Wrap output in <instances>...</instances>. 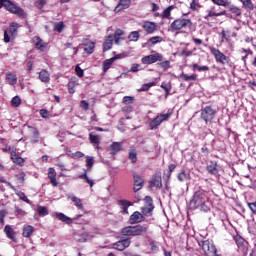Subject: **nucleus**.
I'll return each mask as SVG.
<instances>
[{
	"label": "nucleus",
	"instance_id": "4d7b16f0",
	"mask_svg": "<svg viewBox=\"0 0 256 256\" xmlns=\"http://www.w3.org/2000/svg\"><path fill=\"white\" fill-rule=\"evenodd\" d=\"M21 103H22V100H21V97H19V96H15L11 100V105L13 107H19L21 105Z\"/></svg>",
	"mask_w": 256,
	"mask_h": 256
},
{
	"label": "nucleus",
	"instance_id": "de8ad7c7",
	"mask_svg": "<svg viewBox=\"0 0 256 256\" xmlns=\"http://www.w3.org/2000/svg\"><path fill=\"white\" fill-rule=\"evenodd\" d=\"M203 7L201 3H199V0H192L190 3V9L191 11H199Z\"/></svg>",
	"mask_w": 256,
	"mask_h": 256
},
{
	"label": "nucleus",
	"instance_id": "4c0bfd02",
	"mask_svg": "<svg viewBox=\"0 0 256 256\" xmlns=\"http://www.w3.org/2000/svg\"><path fill=\"white\" fill-rule=\"evenodd\" d=\"M113 63H115L113 58L104 60L103 63H102V70H103V72L107 73V70L111 69V66L113 65Z\"/></svg>",
	"mask_w": 256,
	"mask_h": 256
},
{
	"label": "nucleus",
	"instance_id": "e433bc0d",
	"mask_svg": "<svg viewBox=\"0 0 256 256\" xmlns=\"http://www.w3.org/2000/svg\"><path fill=\"white\" fill-rule=\"evenodd\" d=\"M70 201H72V203H74L75 207H77V209H80L81 211H83V202L81 201V198L77 197V196H70Z\"/></svg>",
	"mask_w": 256,
	"mask_h": 256
},
{
	"label": "nucleus",
	"instance_id": "c9c22d12",
	"mask_svg": "<svg viewBox=\"0 0 256 256\" xmlns=\"http://www.w3.org/2000/svg\"><path fill=\"white\" fill-rule=\"evenodd\" d=\"M180 79H182V81H197V74H186V73H181L180 74Z\"/></svg>",
	"mask_w": 256,
	"mask_h": 256
},
{
	"label": "nucleus",
	"instance_id": "a878e982",
	"mask_svg": "<svg viewBox=\"0 0 256 256\" xmlns=\"http://www.w3.org/2000/svg\"><path fill=\"white\" fill-rule=\"evenodd\" d=\"M206 171L209 175H218L219 164H217V161H210L209 165L206 166Z\"/></svg>",
	"mask_w": 256,
	"mask_h": 256
},
{
	"label": "nucleus",
	"instance_id": "2f4dec72",
	"mask_svg": "<svg viewBox=\"0 0 256 256\" xmlns=\"http://www.w3.org/2000/svg\"><path fill=\"white\" fill-rule=\"evenodd\" d=\"M6 82L8 85H17V75L13 74V72H7Z\"/></svg>",
	"mask_w": 256,
	"mask_h": 256
},
{
	"label": "nucleus",
	"instance_id": "2eb2a0df",
	"mask_svg": "<svg viewBox=\"0 0 256 256\" xmlns=\"http://www.w3.org/2000/svg\"><path fill=\"white\" fill-rule=\"evenodd\" d=\"M32 43L34 44L35 49H37L38 51H47V42H44L43 39H41V37L39 36H34L32 38Z\"/></svg>",
	"mask_w": 256,
	"mask_h": 256
},
{
	"label": "nucleus",
	"instance_id": "f704fd0d",
	"mask_svg": "<svg viewBox=\"0 0 256 256\" xmlns=\"http://www.w3.org/2000/svg\"><path fill=\"white\" fill-rule=\"evenodd\" d=\"M190 179H191V174L185 170H182L178 174V181H180L181 183H183L185 181H189Z\"/></svg>",
	"mask_w": 256,
	"mask_h": 256
},
{
	"label": "nucleus",
	"instance_id": "3c124183",
	"mask_svg": "<svg viewBox=\"0 0 256 256\" xmlns=\"http://www.w3.org/2000/svg\"><path fill=\"white\" fill-rule=\"evenodd\" d=\"M122 103L124 105H133V103H135V97L133 96H124Z\"/></svg>",
	"mask_w": 256,
	"mask_h": 256
},
{
	"label": "nucleus",
	"instance_id": "f257e3e1",
	"mask_svg": "<svg viewBox=\"0 0 256 256\" xmlns=\"http://www.w3.org/2000/svg\"><path fill=\"white\" fill-rule=\"evenodd\" d=\"M189 207L192 211H202L203 213H209L211 207H213V202L209 198V192L199 188L196 190L190 200Z\"/></svg>",
	"mask_w": 256,
	"mask_h": 256
},
{
	"label": "nucleus",
	"instance_id": "13d9d810",
	"mask_svg": "<svg viewBox=\"0 0 256 256\" xmlns=\"http://www.w3.org/2000/svg\"><path fill=\"white\" fill-rule=\"evenodd\" d=\"M9 215V212L5 209L0 210V224L5 225V217Z\"/></svg>",
	"mask_w": 256,
	"mask_h": 256
},
{
	"label": "nucleus",
	"instance_id": "603ef678",
	"mask_svg": "<svg viewBox=\"0 0 256 256\" xmlns=\"http://www.w3.org/2000/svg\"><path fill=\"white\" fill-rule=\"evenodd\" d=\"M161 89H164L165 93H166V97L167 95H169V93H171V82H162L161 83Z\"/></svg>",
	"mask_w": 256,
	"mask_h": 256
},
{
	"label": "nucleus",
	"instance_id": "cd10ccee",
	"mask_svg": "<svg viewBox=\"0 0 256 256\" xmlns=\"http://www.w3.org/2000/svg\"><path fill=\"white\" fill-rule=\"evenodd\" d=\"M11 160L20 167H23L25 165V159H23L21 156L17 154V152L12 151L10 154Z\"/></svg>",
	"mask_w": 256,
	"mask_h": 256
},
{
	"label": "nucleus",
	"instance_id": "423d86ee",
	"mask_svg": "<svg viewBox=\"0 0 256 256\" xmlns=\"http://www.w3.org/2000/svg\"><path fill=\"white\" fill-rule=\"evenodd\" d=\"M181 29H193V21L188 18H178L174 20L170 25V31H181Z\"/></svg>",
	"mask_w": 256,
	"mask_h": 256
},
{
	"label": "nucleus",
	"instance_id": "6e6d98bb",
	"mask_svg": "<svg viewBox=\"0 0 256 256\" xmlns=\"http://www.w3.org/2000/svg\"><path fill=\"white\" fill-rule=\"evenodd\" d=\"M34 5L37 9H43L47 5V0H35Z\"/></svg>",
	"mask_w": 256,
	"mask_h": 256
},
{
	"label": "nucleus",
	"instance_id": "5701e85b",
	"mask_svg": "<svg viewBox=\"0 0 256 256\" xmlns=\"http://www.w3.org/2000/svg\"><path fill=\"white\" fill-rule=\"evenodd\" d=\"M207 15L204 17V19H206V21H209L210 17H222L223 15H227V11L226 10H222L220 12H215V6H212L210 8V10L207 11Z\"/></svg>",
	"mask_w": 256,
	"mask_h": 256
},
{
	"label": "nucleus",
	"instance_id": "1a4fd4ad",
	"mask_svg": "<svg viewBox=\"0 0 256 256\" xmlns=\"http://www.w3.org/2000/svg\"><path fill=\"white\" fill-rule=\"evenodd\" d=\"M217 115V110L213 109L211 106H205L201 109L200 119L205 123H211L215 116Z\"/></svg>",
	"mask_w": 256,
	"mask_h": 256
},
{
	"label": "nucleus",
	"instance_id": "9b49d317",
	"mask_svg": "<svg viewBox=\"0 0 256 256\" xmlns=\"http://www.w3.org/2000/svg\"><path fill=\"white\" fill-rule=\"evenodd\" d=\"M148 187L149 189H161V187H163V177L160 172L152 175L148 181Z\"/></svg>",
	"mask_w": 256,
	"mask_h": 256
},
{
	"label": "nucleus",
	"instance_id": "f8f14e48",
	"mask_svg": "<svg viewBox=\"0 0 256 256\" xmlns=\"http://www.w3.org/2000/svg\"><path fill=\"white\" fill-rule=\"evenodd\" d=\"M143 65H153V63H157V61H163V54L155 53L150 54L148 56H144L141 59Z\"/></svg>",
	"mask_w": 256,
	"mask_h": 256
},
{
	"label": "nucleus",
	"instance_id": "c756f323",
	"mask_svg": "<svg viewBox=\"0 0 256 256\" xmlns=\"http://www.w3.org/2000/svg\"><path fill=\"white\" fill-rule=\"evenodd\" d=\"M35 233V227L31 225H24L23 231H22V236L25 237L26 239H29L31 235Z\"/></svg>",
	"mask_w": 256,
	"mask_h": 256
},
{
	"label": "nucleus",
	"instance_id": "473e14b6",
	"mask_svg": "<svg viewBox=\"0 0 256 256\" xmlns=\"http://www.w3.org/2000/svg\"><path fill=\"white\" fill-rule=\"evenodd\" d=\"M128 159L131 163H137V150L133 146L128 150Z\"/></svg>",
	"mask_w": 256,
	"mask_h": 256
},
{
	"label": "nucleus",
	"instance_id": "7c9ffc66",
	"mask_svg": "<svg viewBox=\"0 0 256 256\" xmlns=\"http://www.w3.org/2000/svg\"><path fill=\"white\" fill-rule=\"evenodd\" d=\"M123 35H125V32L123 30L116 29L113 35L115 45H119V43H121V40H123Z\"/></svg>",
	"mask_w": 256,
	"mask_h": 256
},
{
	"label": "nucleus",
	"instance_id": "774afa93",
	"mask_svg": "<svg viewBox=\"0 0 256 256\" xmlns=\"http://www.w3.org/2000/svg\"><path fill=\"white\" fill-rule=\"evenodd\" d=\"M18 196L22 201H24V203H28V205H31V200H29V198H27V196L23 192H19Z\"/></svg>",
	"mask_w": 256,
	"mask_h": 256
},
{
	"label": "nucleus",
	"instance_id": "a18cd8bd",
	"mask_svg": "<svg viewBox=\"0 0 256 256\" xmlns=\"http://www.w3.org/2000/svg\"><path fill=\"white\" fill-rule=\"evenodd\" d=\"M18 29H19V24L17 22L11 23L10 26H9V33H10V35H12V37L17 35Z\"/></svg>",
	"mask_w": 256,
	"mask_h": 256
},
{
	"label": "nucleus",
	"instance_id": "7ed1b4c3",
	"mask_svg": "<svg viewBox=\"0 0 256 256\" xmlns=\"http://www.w3.org/2000/svg\"><path fill=\"white\" fill-rule=\"evenodd\" d=\"M199 247H201L205 256H223V254L219 253L213 240H203L199 243Z\"/></svg>",
	"mask_w": 256,
	"mask_h": 256
},
{
	"label": "nucleus",
	"instance_id": "bf43d9fd",
	"mask_svg": "<svg viewBox=\"0 0 256 256\" xmlns=\"http://www.w3.org/2000/svg\"><path fill=\"white\" fill-rule=\"evenodd\" d=\"M63 29H65V23L58 22L54 25V30L58 31V33H63Z\"/></svg>",
	"mask_w": 256,
	"mask_h": 256
},
{
	"label": "nucleus",
	"instance_id": "6e6552de",
	"mask_svg": "<svg viewBox=\"0 0 256 256\" xmlns=\"http://www.w3.org/2000/svg\"><path fill=\"white\" fill-rule=\"evenodd\" d=\"M171 113L166 114H158L152 121L149 122V129L151 131H157L161 126V123H165V121H169L171 119Z\"/></svg>",
	"mask_w": 256,
	"mask_h": 256
},
{
	"label": "nucleus",
	"instance_id": "37998d69",
	"mask_svg": "<svg viewBox=\"0 0 256 256\" xmlns=\"http://www.w3.org/2000/svg\"><path fill=\"white\" fill-rule=\"evenodd\" d=\"M163 41V38L161 36H153L148 39L147 44L150 46L157 45V43H161Z\"/></svg>",
	"mask_w": 256,
	"mask_h": 256
},
{
	"label": "nucleus",
	"instance_id": "680f3d73",
	"mask_svg": "<svg viewBox=\"0 0 256 256\" xmlns=\"http://www.w3.org/2000/svg\"><path fill=\"white\" fill-rule=\"evenodd\" d=\"M14 215L16 217H19V215H20V217H25V215H27V212H25V210H23L21 208L16 207L15 210H14Z\"/></svg>",
	"mask_w": 256,
	"mask_h": 256
},
{
	"label": "nucleus",
	"instance_id": "dca6fc26",
	"mask_svg": "<svg viewBox=\"0 0 256 256\" xmlns=\"http://www.w3.org/2000/svg\"><path fill=\"white\" fill-rule=\"evenodd\" d=\"M133 181H134V187H133L134 193H137V191H141V189H143V184L145 183L143 178H141L139 174H134Z\"/></svg>",
	"mask_w": 256,
	"mask_h": 256
},
{
	"label": "nucleus",
	"instance_id": "09e8293b",
	"mask_svg": "<svg viewBox=\"0 0 256 256\" xmlns=\"http://www.w3.org/2000/svg\"><path fill=\"white\" fill-rule=\"evenodd\" d=\"M158 67H161L163 71H168V69H171V62L169 60L159 62Z\"/></svg>",
	"mask_w": 256,
	"mask_h": 256
},
{
	"label": "nucleus",
	"instance_id": "72a5a7b5",
	"mask_svg": "<svg viewBox=\"0 0 256 256\" xmlns=\"http://www.w3.org/2000/svg\"><path fill=\"white\" fill-rule=\"evenodd\" d=\"M175 9V5L168 6L160 15L161 19H171V12Z\"/></svg>",
	"mask_w": 256,
	"mask_h": 256
},
{
	"label": "nucleus",
	"instance_id": "338daca9",
	"mask_svg": "<svg viewBox=\"0 0 256 256\" xmlns=\"http://www.w3.org/2000/svg\"><path fill=\"white\" fill-rule=\"evenodd\" d=\"M70 156L72 159H81L82 157H85V154L81 151H76L75 153H72Z\"/></svg>",
	"mask_w": 256,
	"mask_h": 256
},
{
	"label": "nucleus",
	"instance_id": "5fc2aeb1",
	"mask_svg": "<svg viewBox=\"0 0 256 256\" xmlns=\"http://www.w3.org/2000/svg\"><path fill=\"white\" fill-rule=\"evenodd\" d=\"M65 48L66 49H72V55L73 57H75V55H77V53H79V46L78 47H73L72 43H66L65 44Z\"/></svg>",
	"mask_w": 256,
	"mask_h": 256
},
{
	"label": "nucleus",
	"instance_id": "b1692460",
	"mask_svg": "<svg viewBox=\"0 0 256 256\" xmlns=\"http://www.w3.org/2000/svg\"><path fill=\"white\" fill-rule=\"evenodd\" d=\"M4 233L8 239L12 240L14 243H17V232L9 225L4 227Z\"/></svg>",
	"mask_w": 256,
	"mask_h": 256
},
{
	"label": "nucleus",
	"instance_id": "c03bdc74",
	"mask_svg": "<svg viewBox=\"0 0 256 256\" xmlns=\"http://www.w3.org/2000/svg\"><path fill=\"white\" fill-rule=\"evenodd\" d=\"M37 213L39 217H46V215H49V209L45 206H38Z\"/></svg>",
	"mask_w": 256,
	"mask_h": 256
},
{
	"label": "nucleus",
	"instance_id": "ea45409f",
	"mask_svg": "<svg viewBox=\"0 0 256 256\" xmlns=\"http://www.w3.org/2000/svg\"><path fill=\"white\" fill-rule=\"evenodd\" d=\"M89 141L92 145H99V143H101V136L90 133L89 134Z\"/></svg>",
	"mask_w": 256,
	"mask_h": 256
},
{
	"label": "nucleus",
	"instance_id": "8fccbe9b",
	"mask_svg": "<svg viewBox=\"0 0 256 256\" xmlns=\"http://www.w3.org/2000/svg\"><path fill=\"white\" fill-rule=\"evenodd\" d=\"M234 241L238 247H245V239L240 235L234 236Z\"/></svg>",
	"mask_w": 256,
	"mask_h": 256
},
{
	"label": "nucleus",
	"instance_id": "39448f33",
	"mask_svg": "<svg viewBox=\"0 0 256 256\" xmlns=\"http://www.w3.org/2000/svg\"><path fill=\"white\" fill-rule=\"evenodd\" d=\"M209 51L211 55H213L216 63H219L220 65H228L229 67H232L233 62H231V58L227 55H225L221 50L215 47H210Z\"/></svg>",
	"mask_w": 256,
	"mask_h": 256
},
{
	"label": "nucleus",
	"instance_id": "aec40b11",
	"mask_svg": "<svg viewBox=\"0 0 256 256\" xmlns=\"http://www.w3.org/2000/svg\"><path fill=\"white\" fill-rule=\"evenodd\" d=\"M53 217H56L59 221H62V223H65L66 225H73V218L65 215L61 212H56L53 214Z\"/></svg>",
	"mask_w": 256,
	"mask_h": 256
},
{
	"label": "nucleus",
	"instance_id": "c85d7f7f",
	"mask_svg": "<svg viewBox=\"0 0 256 256\" xmlns=\"http://www.w3.org/2000/svg\"><path fill=\"white\" fill-rule=\"evenodd\" d=\"M123 150V144L121 142H113L110 145V155H117V153H119V151Z\"/></svg>",
	"mask_w": 256,
	"mask_h": 256
},
{
	"label": "nucleus",
	"instance_id": "052dcab7",
	"mask_svg": "<svg viewBox=\"0 0 256 256\" xmlns=\"http://www.w3.org/2000/svg\"><path fill=\"white\" fill-rule=\"evenodd\" d=\"M192 69L195 71H209V66H199L197 63L192 65Z\"/></svg>",
	"mask_w": 256,
	"mask_h": 256
},
{
	"label": "nucleus",
	"instance_id": "4468645a",
	"mask_svg": "<svg viewBox=\"0 0 256 256\" xmlns=\"http://www.w3.org/2000/svg\"><path fill=\"white\" fill-rule=\"evenodd\" d=\"M145 214L135 211L133 212L129 217V223L130 225H137L138 223H143L145 221Z\"/></svg>",
	"mask_w": 256,
	"mask_h": 256
},
{
	"label": "nucleus",
	"instance_id": "f3484780",
	"mask_svg": "<svg viewBox=\"0 0 256 256\" xmlns=\"http://www.w3.org/2000/svg\"><path fill=\"white\" fill-rule=\"evenodd\" d=\"M113 35H108L104 38V42L102 44V51L103 53H106V51H111L113 48V42H114Z\"/></svg>",
	"mask_w": 256,
	"mask_h": 256
},
{
	"label": "nucleus",
	"instance_id": "69168bd1",
	"mask_svg": "<svg viewBox=\"0 0 256 256\" xmlns=\"http://www.w3.org/2000/svg\"><path fill=\"white\" fill-rule=\"evenodd\" d=\"M75 87H77V83L75 81H71L68 83V92L70 94L75 93Z\"/></svg>",
	"mask_w": 256,
	"mask_h": 256
},
{
	"label": "nucleus",
	"instance_id": "bb28decb",
	"mask_svg": "<svg viewBox=\"0 0 256 256\" xmlns=\"http://www.w3.org/2000/svg\"><path fill=\"white\" fill-rule=\"evenodd\" d=\"M38 79L41 81V83H49L51 81V74L49 71L42 69L39 72Z\"/></svg>",
	"mask_w": 256,
	"mask_h": 256
},
{
	"label": "nucleus",
	"instance_id": "412c9836",
	"mask_svg": "<svg viewBox=\"0 0 256 256\" xmlns=\"http://www.w3.org/2000/svg\"><path fill=\"white\" fill-rule=\"evenodd\" d=\"M131 7V0H119L117 6L114 8V13H120L125 9H129Z\"/></svg>",
	"mask_w": 256,
	"mask_h": 256
},
{
	"label": "nucleus",
	"instance_id": "e2e57ef3",
	"mask_svg": "<svg viewBox=\"0 0 256 256\" xmlns=\"http://www.w3.org/2000/svg\"><path fill=\"white\" fill-rule=\"evenodd\" d=\"M33 139H32V143H39V130H37V128H33Z\"/></svg>",
	"mask_w": 256,
	"mask_h": 256
},
{
	"label": "nucleus",
	"instance_id": "864d4df0",
	"mask_svg": "<svg viewBox=\"0 0 256 256\" xmlns=\"http://www.w3.org/2000/svg\"><path fill=\"white\" fill-rule=\"evenodd\" d=\"M175 169H177V165L169 164L166 183H169V181L171 180V174L173 173V171H175Z\"/></svg>",
	"mask_w": 256,
	"mask_h": 256
},
{
	"label": "nucleus",
	"instance_id": "79ce46f5",
	"mask_svg": "<svg viewBox=\"0 0 256 256\" xmlns=\"http://www.w3.org/2000/svg\"><path fill=\"white\" fill-rule=\"evenodd\" d=\"M226 7L229 9V11L233 13V15H236V17H241V8L235 5H231V2H230V5Z\"/></svg>",
	"mask_w": 256,
	"mask_h": 256
},
{
	"label": "nucleus",
	"instance_id": "ddd939ff",
	"mask_svg": "<svg viewBox=\"0 0 256 256\" xmlns=\"http://www.w3.org/2000/svg\"><path fill=\"white\" fill-rule=\"evenodd\" d=\"M130 246H131V238H126V239H122L120 241L115 242L112 245V249H116V251H125Z\"/></svg>",
	"mask_w": 256,
	"mask_h": 256
},
{
	"label": "nucleus",
	"instance_id": "0e129e2a",
	"mask_svg": "<svg viewBox=\"0 0 256 256\" xmlns=\"http://www.w3.org/2000/svg\"><path fill=\"white\" fill-rule=\"evenodd\" d=\"M75 73L79 78L85 75V71H83V69L81 68V66H79V64L75 66Z\"/></svg>",
	"mask_w": 256,
	"mask_h": 256
},
{
	"label": "nucleus",
	"instance_id": "a211bd4d",
	"mask_svg": "<svg viewBox=\"0 0 256 256\" xmlns=\"http://www.w3.org/2000/svg\"><path fill=\"white\" fill-rule=\"evenodd\" d=\"M142 29L148 34L153 35L157 31V23L151 21H145L142 25Z\"/></svg>",
	"mask_w": 256,
	"mask_h": 256
},
{
	"label": "nucleus",
	"instance_id": "0eeeda50",
	"mask_svg": "<svg viewBox=\"0 0 256 256\" xmlns=\"http://www.w3.org/2000/svg\"><path fill=\"white\" fill-rule=\"evenodd\" d=\"M85 159L86 170H84V173L80 175V179L86 181V183L92 188L93 185H95V182L93 181V179L89 178V176L87 175V171L89 172L91 171V169H93V165H95V159L93 158V156H86Z\"/></svg>",
	"mask_w": 256,
	"mask_h": 256
},
{
	"label": "nucleus",
	"instance_id": "49530a36",
	"mask_svg": "<svg viewBox=\"0 0 256 256\" xmlns=\"http://www.w3.org/2000/svg\"><path fill=\"white\" fill-rule=\"evenodd\" d=\"M140 37H141V34L139 33V31H132V32L128 35L129 41H134V42L139 41V38H140Z\"/></svg>",
	"mask_w": 256,
	"mask_h": 256
},
{
	"label": "nucleus",
	"instance_id": "20e7f679",
	"mask_svg": "<svg viewBox=\"0 0 256 256\" xmlns=\"http://www.w3.org/2000/svg\"><path fill=\"white\" fill-rule=\"evenodd\" d=\"M2 7H4L6 11H9V13H12L13 15H17V17H19L20 19H25V17H27V13H25V10L17 6L11 0H2Z\"/></svg>",
	"mask_w": 256,
	"mask_h": 256
},
{
	"label": "nucleus",
	"instance_id": "a19ab883",
	"mask_svg": "<svg viewBox=\"0 0 256 256\" xmlns=\"http://www.w3.org/2000/svg\"><path fill=\"white\" fill-rule=\"evenodd\" d=\"M214 5H218V7H229L231 5V1L229 0H210Z\"/></svg>",
	"mask_w": 256,
	"mask_h": 256
},
{
	"label": "nucleus",
	"instance_id": "f03ea898",
	"mask_svg": "<svg viewBox=\"0 0 256 256\" xmlns=\"http://www.w3.org/2000/svg\"><path fill=\"white\" fill-rule=\"evenodd\" d=\"M147 231H149V228L145 225H130L121 229V235L123 237H141L147 235Z\"/></svg>",
	"mask_w": 256,
	"mask_h": 256
},
{
	"label": "nucleus",
	"instance_id": "6ab92c4d",
	"mask_svg": "<svg viewBox=\"0 0 256 256\" xmlns=\"http://www.w3.org/2000/svg\"><path fill=\"white\" fill-rule=\"evenodd\" d=\"M118 205H120L121 213L123 215H129V208L133 207V202L129 200H119Z\"/></svg>",
	"mask_w": 256,
	"mask_h": 256
},
{
	"label": "nucleus",
	"instance_id": "4be33fe9",
	"mask_svg": "<svg viewBox=\"0 0 256 256\" xmlns=\"http://www.w3.org/2000/svg\"><path fill=\"white\" fill-rule=\"evenodd\" d=\"M82 45L84 47V53H87V55H93L95 53V42L86 40Z\"/></svg>",
	"mask_w": 256,
	"mask_h": 256
},
{
	"label": "nucleus",
	"instance_id": "393cba45",
	"mask_svg": "<svg viewBox=\"0 0 256 256\" xmlns=\"http://www.w3.org/2000/svg\"><path fill=\"white\" fill-rule=\"evenodd\" d=\"M48 179H50V183H51L52 187L59 186V182L57 181V171H55V168H49Z\"/></svg>",
	"mask_w": 256,
	"mask_h": 256
},
{
	"label": "nucleus",
	"instance_id": "58836bf2",
	"mask_svg": "<svg viewBox=\"0 0 256 256\" xmlns=\"http://www.w3.org/2000/svg\"><path fill=\"white\" fill-rule=\"evenodd\" d=\"M242 3L244 9H248L249 11H253L255 9V5L251 0H239Z\"/></svg>",
	"mask_w": 256,
	"mask_h": 256
},
{
	"label": "nucleus",
	"instance_id": "9d476101",
	"mask_svg": "<svg viewBox=\"0 0 256 256\" xmlns=\"http://www.w3.org/2000/svg\"><path fill=\"white\" fill-rule=\"evenodd\" d=\"M140 209L143 215L151 217V215H153V210L155 209V205H153V198H151V196H146L144 198V206Z\"/></svg>",
	"mask_w": 256,
	"mask_h": 256
}]
</instances>
